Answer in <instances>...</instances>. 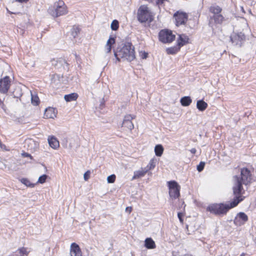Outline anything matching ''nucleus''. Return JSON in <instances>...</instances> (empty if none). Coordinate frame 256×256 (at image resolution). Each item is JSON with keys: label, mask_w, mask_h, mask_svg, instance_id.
Here are the masks:
<instances>
[{"label": "nucleus", "mask_w": 256, "mask_h": 256, "mask_svg": "<svg viewBox=\"0 0 256 256\" xmlns=\"http://www.w3.org/2000/svg\"><path fill=\"white\" fill-rule=\"evenodd\" d=\"M240 197L236 198L232 202L228 203L213 204L208 206L206 210L210 213L218 216H224L226 214L231 208L236 207L239 202H242Z\"/></svg>", "instance_id": "1"}, {"label": "nucleus", "mask_w": 256, "mask_h": 256, "mask_svg": "<svg viewBox=\"0 0 256 256\" xmlns=\"http://www.w3.org/2000/svg\"><path fill=\"white\" fill-rule=\"evenodd\" d=\"M114 56L118 61L121 58L128 62L132 61L136 58L134 46L130 42L122 44L114 52Z\"/></svg>", "instance_id": "2"}, {"label": "nucleus", "mask_w": 256, "mask_h": 256, "mask_svg": "<svg viewBox=\"0 0 256 256\" xmlns=\"http://www.w3.org/2000/svg\"><path fill=\"white\" fill-rule=\"evenodd\" d=\"M137 18L141 22H150L153 20L154 16L146 5L141 6L138 10Z\"/></svg>", "instance_id": "3"}, {"label": "nucleus", "mask_w": 256, "mask_h": 256, "mask_svg": "<svg viewBox=\"0 0 256 256\" xmlns=\"http://www.w3.org/2000/svg\"><path fill=\"white\" fill-rule=\"evenodd\" d=\"M48 12L53 16L58 17L67 13V8L64 2L59 0L54 4L53 8H50L48 10Z\"/></svg>", "instance_id": "4"}, {"label": "nucleus", "mask_w": 256, "mask_h": 256, "mask_svg": "<svg viewBox=\"0 0 256 256\" xmlns=\"http://www.w3.org/2000/svg\"><path fill=\"white\" fill-rule=\"evenodd\" d=\"M168 186L170 198L172 199L178 198L180 196V186L174 180L168 182Z\"/></svg>", "instance_id": "5"}, {"label": "nucleus", "mask_w": 256, "mask_h": 256, "mask_svg": "<svg viewBox=\"0 0 256 256\" xmlns=\"http://www.w3.org/2000/svg\"><path fill=\"white\" fill-rule=\"evenodd\" d=\"M234 178L235 180V182L232 188V190L235 196L234 197V200L236 199V198L238 197H240V198H242V201L244 198V196H242L244 192L242 186L243 184L240 179V178L238 176H235Z\"/></svg>", "instance_id": "6"}, {"label": "nucleus", "mask_w": 256, "mask_h": 256, "mask_svg": "<svg viewBox=\"0 0 256 256\" xmlns=\"http://www.w3.org/2000/svg\"><path fill=\"white\" fill-rule=\"evenodd\" d=\"M175 38V35L171 30H162L159 33V40L163 43H170Z\"/></svg>", "instance_id": "7"}, {"label": "nucleus", "mask_w": 256, "mask_h": 256, "mask_svg": "<svg viewBox=\"0 0 256 256\" xmlns=\"http://www.w3.org/2000/svg\"><path fill=\"white\" fill-rule=\"evenodd\" d=\"M11 85V82L8 76H6L0 80V93L6 94Z\"/></svg>", "instance_id": "8"}, {"label": "nucleus", "mask_w": 256, "mask_h": 256, "mask_svg": "<svg viewBox=\"0 0 256 256\" xmlns=\"http://www.w3.org/2000/svg\"><path fill=\"white\" fill-rule=\"evenodd\" d=\"M174 17L175 19L176 26L184 24L188 20V16L186 13L178 12L174 14Z\"/></svg>", "instance_id": "9"}, {"label": "nucleus", "mask_w": 256, "mask_h": 256, "mask_svg": "<svg viewBox=\"0 0 256 256\" xmlns=\"http://www.w3.org/2000/svg\"><path fill=\"white\" fill-rule=\"evenodd\" d=\"M135 118V115L126 114L124 116L122 126L132 130L134 128V125L132 122V120Z\"/></svg>", "instance_id": "10"}, {"label": "nucleus", "mask_w": 256, "mask_h": 256, "mask_svg": "<svg viewBox=\"0 0 256 256\" xmlns=\"http://www.w3.org/2000/svg\"><path fill=\"white\" fill-rule=\"evenodd\" d=\"M240 178L241 182L244 184H247L251 180V175L250 171L247 168H242L240 170Z\"/></svg>", "instance_id": "11"}, {"label": "nucleus", "mask_w": 256, "mask_h": 256, "mask_svg": "<svg viewBox=\"0 0 256 256\" xmlns=\"http://www.w3.org/2000/svg\"><path fill=\"white\" fill-rule=\"evenodd\" d=\"M232 42L235 45L241 46L242 42L245 40V36L242 32L234 34L230 36Z\"/></svg>", "instance_id": "12"}, {"label": "nucleus", "mask_w": 256, "mask_h": 256, "mask_svg": "<svg viewBox=\"0 0 256 256\" xmlns=\"http://www.w3.org/2000/svg\"><path fill=\"white\" fill-rule=\"evenodd\" d=\"M248 220V216L244 212L238 213L234 220V223L236 226L243 225Z\"/></svg>", "instance_id": "13"}, {"label": "nucleus", "mask_w": 256, "mask_h": 256, "mask_svg": "<svg viewBox=\"0 0 256 256\" xmlns=\"http://www.w3.org/2000/svg\"><path fill=\"white\" fill-rule=\"evenodd\" d=\"M70 253V256H82L80 246L75 242L71 244Z\"/></svg>", "instance_id": "14"}, {"label": "nucleus", "mask_w": 256, "mask_h": 256, "mask_svg": "<svg viewBox=\"0 0 256 256\" xmlns=\"http://www.w3.org/2000/svg\"><path fill=\"white\" fill-rule=\"evenodd\" d=\"M189 38L185 34L178 35V38L177 40V45L180 48L189 43Z\"/></svg>", "instance_id": "15"}, {"label": "nucleus", "mask_w": 256, "mask_h": 256, "mask_svg": "<svg viewBox=\"0 0 256 256\" xmlns=\"http://www.w3.org/2000/svg\"><path fill=\"white\" fill-rule=\"evenodd\" d=\"M38 144L32 139L26 140L24 143V146L30 150H34L38 148Z\"/></svg>", "instance_id": "16"}, {"label": "nucleus", "mask_w": 256, "mask_h": 256, "mask_svg": "<svg viewBox=\"0 0 256 256\" xmlns=\"http://www.w3.org/2000/svg\"><path fill=\"white\" fill-rule=\"evenodd\" d=\"M30 252V250L28 248L22 247L18 248L15 252L9 256H28Z\"/></svg>", "instance_id": "17"}, {"label": "nucleus", "mask_w": 256, "mask_h": 256, "mask_svg": "<svg viewBox=\"0 0 256 256\" xmlns=\"http://www.w3.org/2000/svg\"><path fill=\"white\" fill-rule=\"evenodd\" d=\"M48 140L50 146L52 148L56 149L59 147V142L54 136H49Z\"/></svg>", "instance_id": "18"}, {"label": "nucleus", "mask_w": 256, "mask_h": 256, "mask_svg": "<svg viewBox=\"0 0 256 256\" xmlns=\"http://www.w3.org/2000/svg\"><path fill=\"white\" fill-rule=\"evenodd\" d=\"M214 20L216 24H221L224 20V17L221 14H215L210 17V24H212V20Z\"/></svg>", "instance_id": "19"}, {"label": "nucleus", "mask_w": 256, "mask_h": 256, "mask_svg": "<svg viewBox=\"0 0 256 256\" xmlns=\"http://www.w3.org/2000/svg\"><path fill=\"white\" fill-rule=\"evenodd\" d=\"M147 172V170L145 168H142L140 170L134 172V175L132 178V180H135L143 177Z\"/></svg>", "instance_id": "20"}, {"label": "nucleus", "mask_w": 256, "mask_h": 256, "mask_svg": "<svg viewBox=\"0 0 256 256\" xmlns=\"http://www.w3.org/2000/svg\"><path fill=\"white\" fill-rule=\"evenodd\" d=\"M44 116L47 118H54L56 116L54 109L52 108H46L45 110Z\"/></svg>", "instance_id": "21"}, {"label": "nucleus", "mask_w": 256, "mask_h": 256, "mask_svg": "<svg viewBox=\"0 0 256 256\" xmlns=\"http://www.w3.org/2000/svg\"><path fill=\"white\" fill-rule=\"evenodd\" d=\"M144 246L148 249H153L156 248V246L154 242L150 238H146L144 241Z\"/></svg>", "instance_id": "22"}, {"label": "nucleus", "mask_w": 256, "mask_h": 256, "mask_svg": "<svg viewBox=\"0 0 256 256\" xmlns=\"http://www.w3.org/2000/svg\"><path fill=\"white\" fill-rule=\"evenodd\" d=\"M208 107V104L203 100H198L196 102V108L200 111H204Z\"/></svg>", "instance_id": "23"}, {"label": "nucleus", "mask_w": 256, "mask_h": 256, "mask_svg": "<svg viewBox=\"0 0 256 256\" xmlns=\"http://www.w3.org/2000/svg\"><path fill=\"white\" fill-rule=\"evenodd\" d=\"M209 10L210 12L214 14V15L220 14L222 11V8L217 5H213L210 6Z\"/></svg>", "instance_id": "24"}, {"label": "nucleus", "mask_w": 256, "mask_h": 256, "mask_svg": "<svg viewBox=\"0 0 256 256\" xmlns=\"http://www.w3.org/2000/svg\"><path fill=\"white\" fill-rule=\"evenodd\" d=\"M180 102L182 106H187L190 104L192 100L190 96H184L181 98Z\"/></svg>", "instance_id": "25"}, {"label": "nucleus", "mask_w": 256, "mask_h": 256, "mask_svg": "<svg viewBox=\"0 0 256 256\" xmlns=\"http://www.w3.org/2000/svg\"><path fill=\"white\" fill-rule=\"evenodd\" d=\"M78 97V94L76 93H72L69 94L65 95L64 98L66 102H71L76 100Z\"/></svg>", "instance_id": "26"}, {"label": "nucleus", "mask_w": 256, "mask_h": 256, "mask_svg": "<svg viewBox=\"0 0 256 256\" xmlns=\"http://www.w3.org/2000/svg\"><path fill=\"white\" fill-rule=\"evenodd\" d=\"M31 102L34 106H38L40 103V99L35 92H31Z\"/></svg>", "instance_id": "27"}, {"label": "nucleus", "mask_w": 256, "mask_h": 256, "mask_svg": "<svg viewBox=\"0 0 256 256\" xmlns=\"http://www.w3.org/2000/svg\"><path fill=\"white\" fill-rule=\"evenodd\" d=\"M180 48L176 44V46L168 48L166 50L168 54H174L178 52Z\"/></svg>", "instance_id": "28"}, {"label": "nucleus", "mask_w": 256, "mask_h": 256, "mask_svg": "<svg viewBox=\"0 0 256 256\" xmlns=\"http://www.w3.org/2000/svg\"><path fill=\"white\" fill-rule=\"evenodd\" d=\"M155 154L158 156H160L164 152V148L161 144H157L154 148Z\"/></svg>", "instance_id": "29"}, {"label": "nucleus", "mask_w": 256, "mask_h": 256, "mask_svg": "<svg viewBox=\"0 0 256 256\" xmlns=\"http://www.w3.org/2000/svg\"><path fill=\"white\" fill-rule=\"evenodd\" d=\"M156 159H152L149 162L148 166L144 168L148 172L149 170L153 169L156 166Z\"/></svg>", "instance_id": "30"}, {"label": "nucleus", "mask_w": 256, "mask_h": 256, "mask_svg": "<svg viewBox=\"0 0 256 256\" xmlns=\"http://www.w3.org/2000/svg\"><path fill=\"white\" fill-rule=\"evenodd\" d=\"M20 182L25 186L30 188H33L35 185V184L32 183L28 178H22L20 180Z\"/></svg>", "instance_id": "31"}, {"label": "nucleus", "mask_w": 256, "mask_h": 256, "mask_svg": "<svg viewBox=\"0 0 256 256\" xmlns=\"http://www.w3.org/2000/svg\"><path fill=\"white\" fill-rule=\"evenodd\" d=\"M110 27L112 30H116L119 27L118 22L117 20H114L110 25Z\"/></svg>", "instance_id": "32"}, {"label": "nucleus", "mask_w": 256, "mask_h": 256, "mask_svg": "<svg viewBox=\"0 0 256 256\" xmlns=\"http://www.w3.org/2000/svg\"><path fill=\"white\" fill-rule=\"evenodd\" d=\"M80 32V28L78 27H74L71 31V34L74 38H76Z\"/></svg>", "instance_id": "33"}, {"label": "nucleus", "mask_w": 256, "mask_h": 256, "mask_svg": "<svg viewBox=\"0 0 256 256\" xmlns=\"http://www.w3.org/2000/svg\"><path fill=\"white\" fill-rule=\"evenodd\" d=\"M116 176L114 174L109 176L107 178V181L108 183H114L116 180Z\"/></svg>", "instance_id": "34"}, {"label": "nucleus", "mask_w": 256, "mask_h": 256, "mask_svg": "<svg viewBox=\"0 0 256 256\" xmlns=\"http://www.w3.org/2000/svg\"><path fill=\"white\" fill-rule=\"evenodd\" d=\"M115 43V38L112 36H110L106 44L112 47V45Z\"/></svg>", "instance_id": "35"}, {"label": "nucleus", "mask_w": 256, "mask_h": 256, "mask_svg": "<svg viewBox=\"0 0 256 256\" xmlns=\"http://www.w3.org/2000/svg\"><path fill=\"white\" fill-rule=\"evenodd\" d=\"M47 176L46 174H43L39 177L38 182L40 184L44 183L46 179Z\"/></svg>", "instance_id": "36"}, {"label": "nucleus", "mask_w": 256, "mask_h": 256, "mask_svg": "<svg viewBox=\"0 0 256 256\" xmlns=\"http://www.w3.org/2000/svg\"><path fill=\"white\" fill-rule=\"evenodd\" d=\"M204 166H205L204 162H200L199 164L197 166V170L199 172H202L204 170Z\"/></svg>", "instance_id": "37"}, {"label": "nucleus", "mask_w": 256, "mask_h": 256, "mask_svg": "<svg viewBox=\"0 0 256 256\" xmlns=\"http://www.w3.org/2000/svg\"><path fill=\"white\" fill-rule=\"evenodd\" d=\"M148 54L145 52H140V56L142 59H146L148 57Z\"/></svg>", "instance_id": "38"}, {"label": "nucleus", "mask_w": 256, "mask_h": 256, "mask_svg": "<svg viewBox=\"0 0 256 256\" xmlns=\"http://www.w3.org/2000/svg\"><path fill=\"white\" fill-rule=\"evenodd\" d=\"M112 47L106 44L104 48L106 53L110 52L112 50Z\"/></svg>", "instance_id": "39"}, {"label": "nucleus", "mask_w": 256, "mask_h": 256, "mask_svg": "<svg viewBox=\"0 0 256 256\" xmlns=\"http://www.w3.org/2000/svg\"><path fill=\"white\" fill-rule=\"evenodd\" d=\"M0 106L2 108L5 110V106L4 104V103L3 102V100L0 98Z\"/></svg>", "instance_id": "40"}, {"label": "nucleus", "mask_w": 256, "mask_h": 256, "mask_svg": "<svg viewBox=\"0 0 256 256\" xmlns=\"http://www.w3.org/2000/svg\"><path fill=\"white\" fill-rule=\"evenodd\" d=\"M178 216L181 222H183V220L182 219V214L181 212H178Z\"/></svg>", "instance_id": "41"}, {"label": "nucleus", "mask_w": 256, "mask_h": 256, "mask_svg": "<svg viewBox=\"0 0 256 256\" xmlns=\"http://www.w3.org/2000/svg\"><path fill=\"white\" fill-rule=\"evenodd\" d=\"M22 155L24 156V157H30L31 159H32V156H31V155L30 154H29L28 153H27V152H24L23 154H22Z\"/></svg>", "instance_id": "42"}, {"label": "nucleus", "mask_w": 256, "mask_h": 256, "mask_svg": "<svg viewBox=\"0 0 256 256\" xmlns=\"http://www.w3.org/2000/svg\"><path fill=\"white\" fill-rule=\"evenodd\" d=\"M29 0H15L16 2L22 3V2H26Z\"/></svg>", "instance_id": "43"}, {"label": "nucleus", "mask_w": 256, "mask_h": 256, "mask_svg": "<svg viewBox=\"0 0 256 256\" xmlns=\"http://www.w3.org/2000/svg\"><path fill=\"white\" fill-rule=\"evenodd\" d=\"M190 151L192 154H195L196 153V150L195 148H192L190 150Z\"/></svg>", "instance_id": "44"}, {"label": "nucleus", "mask_w": 256, "mask_h": 256, "mask_svg": "<svg viewBox=\"0 0 256 256\" xmlns=\"http://www.w3.org/2000/svg\"><path fill=\"white\" fill-rule=\"evenodd\" d=\"M87 172H86L84 174V179L86 180H87L88 178V174H87Z\"/></svg>", "instance_id": "45"}, {"label": "nucleus", "mask_w": 256, "mask_h": 256, "mask_svg": "<svg viewBox=\"0 0 256 256\" xmlns=\"http://www.w3.org/2000/svg\"><path fill=\"white\" fill-rule=\"evenodd\" d=\"M0 147L2 148L5 149L6 146L4 144H2V142H0Z\"/></svg>", "instance_id": "46"}, {"label": "nucleus", "mask_w": 256, "mask_h": 256, "mask_svg": "<svg viewBox=\"0 0 256 256\" xmlns=\"http://www.w3.org/2000/svg\"><path fill=\"white\" fill-rule=\"evenodd\" d=\"M126 211H128L129 212H130L132 211V208L131 207H126Z\"/></svg>", "instance_id": "47"}, {"label": "nucleus", "mask_w": 256, "mask_h": 256, "mask_svg": "<svg viewBox=\"0 0 256 256\" xmlns=\"http://www.w3.org/2000/svg\"><path fill=\"white\" fill-rule=\"evenodd\" d=\"M6 10L7 12L9 13V14H16L15 12H10V10H9L8 8H6Z\"/></svg>", "instance_id": "48"}, {"label": "nucleus", "mask_w": 256, "mask_h": 256, "mask_svg": "<svg viewBox=\"0 0 256 256\" xmlns=\"http://www.w3.org/2000/svg\"><path fill=\"white\" fill-rule=\"evenodd\" d=\"M244 253H242V254H240V256H244Z\"/></svg>", "instance_id": "49"}, {"label": "nucleus", "mask_w": 256, "mask_h": 256, "mask_svg": "<svg viewBox=\"0 0 256 256\" xmlns=\"http://www.w3.org/2000/svg\"><path fill=\"white\" fill-rule=\"evenodd\" d=\"M245 256V254L244 256Z\"/></svg>", "instance_id": "50"}]
</instances>
